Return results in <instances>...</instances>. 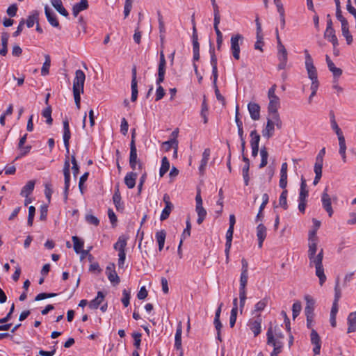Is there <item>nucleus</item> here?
Wrapping results in <instances>:
<instances>
[{"mask_svg": "<svg viewBox=\"0 0 356 356\" xmlns=\"http://www.w3.org/2000/svg\"><path fill=\"white\" fill-rule=\"evenodd\" d=\"M324 38L332 42L334 47H336L338 45V40L335 35V31L334 29H325Z\"/></svg>", "mask_w": 356, "mask_h": 356, "instance_id": "obj_25", "label": "nucleus"}, {"mask_svg": "<svg viewBox=\"0 0 356 356\" xmlns=\"http://www.w3.org/2000/svg\"><path fill=\"white\" fill-rule=\"evenodd\" d=\"M273 122L275 127H276L278 129H280L282 127V122L281 120L280 114L272 115Z\"/></svg>", "mask_w": 356, "mask_h": 356, "instance_id": "obj_60", "label": "nucleus"}, {"mask_svg": "<svg viewBox=\"0 0 356 356\" xmlns=\"http://www.w3.org/2000/svg\"><path fill=\"white\" fill-rule=\"evenodd\" d=\"M166 60L163 51L160 52V59L158 66V76L165 77Z\"/></svg>", "mask_w": 356, "mask_h": 356, "instance_id": "obj_29", "label": "nucleus"}, {"mask_svg": "<svg viewBox=\"0 0 356 356\" xmlns=\"http://www.w3.org/2000/svg\"><path fill=\"white\" fill-rule=\"evenodd\" d=\"M127 238H126L124 236H120L118 238V241L113 245L114 249L118 250V252L125 251V248L127 246Z\"/></svg>", "mask_w": 356, "mask_h": 356, "instance_id": "obj_32", "label": "nucleus"}, {"mask_svg": "<svg viewBox=\"0 0 356 356\" xmlns=\"http://www.w3.org/2000/svg\"><path fill=\"white\" fill-rule=\"evenodd\" d=\"M181 334H182V325L179 322L177 325L175 337V347L177 350H183L181 345Z\"/></svg>", "mask_w": 356, "mask_h": 356, "instance_id": "obj_20", "label": "nucleus"}, {"mask_svg": "<svg viewBox=\"0 0 356 356\" xmlns=\"http://www.w3.org/2000/svg\"><path fill=\"white\" fill-rule=\"evenodd\" d=\"M250 136L251 138L250 146L259 147L260 135L257 133V130H252L250 134Z\"/></svg>", "mask_w": 356, "mask_h": 356, "instance_id": "obj_39", "label": "nucleus"}, {"mask_svg": "<svg viewBox=\"0 0 356 356\" xmlns=\"http://www.w3.org/2000/svg\"><path fill=\"white\" fill-rule=\"evenodd\" d=\"M138 164V168H142V163L138 160L137 149L135 142L131 141L130 143V155H129V165L131 168L134 170L136 168V165Z\"/></svg>", "mask_w": 356, "mask_h": 356, "instance_id": "obj_4", "label": "nucleus"}, {"mask_svg": "<svg viewBox=\"0 0 356 356\" xmlns=\"http://www.w3.org/2000/svg\"><path fill=\"white\" fill-rule=\"evenodd\" d=\"M210 54H211V65L212 66V76L213 79H215V81L218 80V67H217V58L215 54V50L213 47H210L209 50Z\"/></svg>", "mask_w": 356, "mask_h": 356, "instance_id": "obj_18", "label": "nucleus"}, {"mask_svg": "<svg viewBox=\"0 0 356 356\" xmlns=\"http://www.w3.org/2000/svg\"><path fill=\"white\" fill-rule=\"evenodd\" d=\"M287 172H280V179L279 181V186L282 189H286L287 186Z\"/></svg>", "mask_w": 356, "mask_h": 356, "instance_id": "obj_52", "label": "nucleus"}, {"mask_svg": "<svg viewBox=\"0 0 356 356\" xmlns=\"http://www.w3.org/2000/svg\"><path fill=\"white\" fill-rule=\"evenodd\" d=\"M45 60L43 63V65L41 69V74L42 76H46L49 73V67L51 65V58L48 54L44 56Z\"/></svg>", "mask_w": 356, "mask_h": 356, "instance_id": "obj_37", "label": "nucleus"}, {"mask_svg": "<svg viewBox=\"0 0 356 356\" xmlns=\"http://www.w3.org/2000/svg\"><path fill=\"white\" fill-rule=\"evenodd\" d=\"M267 335V344L271 345L273 347H283V342L279 339H275V336L273 333V328L270 327L266 333Z\"/></svg>", "mask_w": 356, "mask_h": 356, "instance_id": "obj_16", "label": "nucleus"}, {"mask_svg": "<svg viewBox=\"0 0 356 356\" xmlns=\"http://www.w3.org/2000/svg\"><path fill=\"white\" fill-rule=\"evenodd\" d=\"M210 153H211V151H210V149H209V148L205 149L203 152L202 159L201 160V163L199 167V171H200V174H202V175L204 174L206 167L207 165L208 161H209V156H210Z\"/></svg>", "mask_w": 356, "mask_h": 356, "instance_id": "obj_22", "label": "nucleus"}, {"mask_svg": "<svg viewBox=\"0 0 356 356\" xmlns=\"http://www.w3.org/2000/svg\"><path fill=\"white\" fill-rule=\"evenodd\" d=\"M113 201L117 211H122L124 210V204L121 202V195L118 188H117V189L115 191V193L113 195Z\"/></svg>", "mask_w": 356, "mask_h": 356, "instance_id": "obj_24", "label": "nucleus"}, {"mask_svg": "<svg viewBox=\"0 0 356 356\" xmlns=\"http://www.w3.org/2000/svg\"><path fill=\"white\" fill-rule=\"evenodd\" d=\"M287 195H288V191L286 189H283L279 199V204L281 207H282L284 210H286L288 209V204H287Z\"/></svg>", "mask_w": 356, "mask_h": 356, "instance_id": "obj_41", "label": "nucleus"}, {"mask_svg": "<svg viewBox=\"0 0 356 356\" xmlns=\"http://www.w3.org/2000/svg\"><path fill=\"white\" fill-rule=\"evenodd\" d=\"M35 213V208L33 206H30L29 207V216H28V220H27V224L29 226H31L33 225Z\"/></svg>", "mask_w": 356, "mask_h": 356, "instance_id": "obj_55", "label": "nucleus"}, {"mask_svg": "<svg viewBox=\"0 0 356 356\" xmlns=\"http://www.w3.org/2000/svg\"><path fill=\"white\" fill-rule=\"evenodd\" d=\"M261 320L259 317L258 319L251 322L250 324V330L253 332L254 337H257L261 332Z\"/></svg>", "mask_w": 356, "mask_h": 356, "instance_id": "obj_33", "label": "nucleus"}, {"mask_svg": "<svg viewBox=\"0 0 356 356\" xmlns=\"http://www.w3.org/2000/svg\"><path fill=\"white\" fill-rule=\"evenodd\" d=\"M108 280L114 285H118L120 282V277L118 275L115 270H113L112 273H109L107 275Z\"/></svg>", "mask_w": 356, "mask_h": 356, "instance_id": "obj_48", "label": "nucleus"}, {"mask_svg": "<svg viewBox=\"0 0 356 356\" xmlns=\"http://www.w3.org/2000/svg\"><path fill=\"white\" fill-rule=\"evenodd\" d=\"M8 40V35L6 33H3L1 35L2 48L0 49V54L1 56H6L7 54Z\"/></svg>", "mask_w": 356, "mask_h": 356, "instance_id": "obj_42", "label": "nucleus"}, {"mask_svg": "<svg viewBox=\"0 0 356 356\" xmlns=\"http://www.w3.org/2000/svg\"><path fill=\"white\" fill-rule=\"evenodd\" d=\"M317 243L318 241H309L308 257L309 259V266H315L316 275L319 279L320 285L322 286L326 281V276L324 273L323 266V250L321 249L320 252L316 254Z\"/></svg>", "mask_w": 356, "mask_h": 356, "instance_id": "obj_1", "label": "nucleus"}, {"mask_svg": "<svg viewBox=\"0 0 356 356\" xmlns=\"http://www.w3.org/2000/svg\"><path fill=\"white\" fill-rule=\"evenodd\" d=\"M195 211L198 216L197 222L198 225H201L207 216V211L203 206L196 207Z\"/></svg>", "mask_w": 356, "mask_h": 356, "instance_id": "obj_34", "label": "nucleus"}, {"mask_svg": "<svg viewBox=\"0 0 356 356\" xmlns=\"http://www.w3.org/2000/svg\"><path fill=\"white\" fill-rule=\"evenodd\" d=\"M281 49H277V58L279 60V64L277 69L279 70H284L286 67L288 62V53L284 46H280Z\"/></svg>", "mask_w": 356, "mask_h": 356, "instance_id": "obj_7", "label": "nucleus"}, {"mask_svg": "<svg viewBox=\"0 0 356 356\" xmlns=\"http://www.w3.org/2000/svg\"><path fill=\"white\" fill-rule=\"evenodd\" d=\"M311 342L314 345L313 348L314 353L315 355H319L321 347V339L317 332L314 329H312L311 332Z\"/></svg>", "mask_w": 356, "mask_h": 356, "instance_id": "obj_14", "label": "nucleus"}, {"mask_svg": "<svg viewBox=\"0 0 356 356\" xmlns=\"http://www.w3.org/2000/svg\"><path fill=\"white\" fill-rule=\"evenodd\" d=\"M321 201H322V205L323 208L326 211L328 216L331 217L334 213L332 207V202H331V198L330 195L327 193V188L326 187L322 193L321 196Z\"/></svg>", "mask_w": 356, "mask_h": 356, "instance_id": "obj_6", "label": "nucleus"}, {"mask_svg": "<svg viewBox=\"0 0 356 356\" xmlns=\"http://www.w3.org/2000/svg\"><path fill=\"white\" fill-rule=\"evenodd\" d=\"M305 68L307 70L308 77L312 80L318 79L317 70L314 65L313 59L307 49L305 50Z\"/></svg>", "mask_w": 356, "mask_h": 356, "instance_id": "obj_2", "label": "nucleus"}, {"mask_svg": "<svg viewBox=\"0 0 356 356\" xmlns=\"http://www.w3.org/2000/svg\"><path fill=\"white\" fill-rule=\"evenodd\" d=\"M86 220L89 224L94 225L95 226H97L99 224V219L97 217H95V216L91 215V214H88V215L86 216Z\"/></svg>", "mask_w": 356, "mask_h": 356, "instance_id": "obj_58", "label": "nucleus"}, {"mask_svg": "<svg viewBox=\"0 0 356 356\" xmlns=\"http://www.w3.org/2000/svg\"><path fill=\"white\" fill-rule=\"evenodd\" d=\"M257 236L258 238V246L261 248L266 237V227L262 223L259 224L257 227Z\"/></svg>", "mask_w": 356, "mask_h": 356, "instance_id": "obj_19", "label": "nucleus"}, {"mask_svg": "<svg viewBox=\"0 0 356 356\" xmlns=\"http://www.w3.org/2000/svg\"><path fill=\"white\" fill-rule=\"evenodd\" d=\"M342 31V35L345 37L346 40V42H347V44H352L353 42V36L352 35L350 34V31H349V29H343L341 30Z\"/></svg>", "mask_w": 356, "mask_h": 356, "instance_id": "obj_61", "label": "nucleus"}, {"mask_svg": "<svg viewBox=\"0 0 356 356\" xmlns=\"http://www.w3.org/2000/svg\"><path fill=\"white\" fill-rule=\"evenodd\" d=\"M325 154V149L323 147L321 149L316 156V163L314 164L315 167L322 168H323V156Z\"/></svg>", "mask_w": 356, "mask_h": 356, "instance_id": "obj_45", "label": "nucleus"}, {"mask_svg": "<svg viewBox=\"0 0 356 356\" xmlns=\"http://www.w3.org/2000/svg\"><path fill=\"white\" fill-rule=\"evenodd\" d=\"M72 241L74 243V250L76 253L81 252V250L83 248L84 243L80 240L79 237L74 236H72Z\"/></svg>", "mask_w": 356, "mask_h": 356, "instance_id": "obj_43", "label": "nucleus"}, {"mask_svg": "<svg viewBox=\"0 0 356 356\" xmlns=\"http://www.w3.org/2000/svg\"><path fill=\"white\" fill-rule=\"evenodd\" d=\"M71 161H72V169L73 171V174H74V176L76 177L79 172V167L77 164V161L76 160L74 155L72 156Z\"/></svg>", "mask_w": 356, "mask_h": 356, "instance_id": "obj_59", "label": "nucleus"}, {"mask_svg": "<svg viewBox=\"0 0 356 356\" xmlns=\"http://www.w3.org/2000/svg\"><path fill=\"white\" fill-rule=\"evenodd\" d=\"M170 169V162L166 156L163 157L161 160V166L159 170V175L161 177H163V175L169 170Z\"/></svg>", "mask_w": 356, "mask_h": 356, "instance_id": "obj_35", "label": "nucleus"}, {"mask_svg": "<svg viewBox=\"0 0 356 356\" xmlns=\"http://www.w3.org/2000/svg\"><path fill=\"white\" fill-rule=\"evenodd\" d=\"M39 22V12L33 10L28 17L26 22L24 20V24L26 23L27 27L31 28L33 25Z\"/></svg>", "mask_w": 356, "mask_h": 356, "instance_id": "obj_26", "label": "nucleus"}, {"mask_svg": "<svg viewBox=\"0 0 356 356\" xmlns=\"http://www.w3.org/2000/svg\"><path fill=\"white\" fill-rule=\"evenodd\" d=\"M302 309L301 302L300 301H297L294 302L292 305V314L293 318L295 319L300 313Z\"/></svg>", "mask_w": 356, "mask_h": 356, "instance_id": "obj_49", "label": "nucleus"}, {"mask_svg": "<svg viewBox=\"0 0 356 356\" xmlns=\"http://www.w3.org/2000/svg\"><path fill=\"white\" fill-rule=\"evenodd\" d=\"M35 184V180L29 181L24 186V193L29 195L32 193L34 189Z\"/></svg>", "mask_w": 356, "mask_h": 356, "instance_id": "obj_51", "label": "nucleus"}, {"mask_svg": "<svg viewBox=\"0 0 356 356\" xmlns=\"http://www.w3.org/2000/svg\"><path fill=\"white\" fill-rule=\"evenodd\" d=\"M42 115L46 118V122L48 124H51L53 119L51 118V108L50 106L47 107L45 109L43 110L42 113Z\"/></svg>", "mask_w": 356, "mask_h": 356, "instance_id": "obj_47", "label": "nucleus"}, {"mask_svg": "<svg viewBox=\"0 0 356 356\" xmlns=\"http://www.w3.org/2000/svg\"><path fill=\"white\" fill-rule=\"evenodd\" d=\"M173 207H174V206L172 204H168L165 206V208L163 209L161 216H160V220L161 221H163V220H166L167 218H168Z\"/></svg>", "mask_w": 356, "mask_h": 356, "instance_id": "obj_44", "label": "nucleus"}, {"mask_svg": "<svg viewBox=\"0 0 356 356\" xmlns=\"http://www.w3.org/2000/svg\"><path fill=\"white\" fill-rule=\"evenodd\" d=\"M280 106V99L279 97H273L269 99V103L268 105V115H276L279 114L278 109Z\"/></svg>", "mask_w": 356, "mask_h": 356, "instance_id": "obj_12", "label": "nucleus"}, {"mask_svg": "<svg viewBox=\"0 0 356 356\" xmlns=\"http://www.w3.org/2000/svg\"><path fill=\"white\" fill-rule=\"evenodd\" d=\"M165 90L161 86H159L156 91V101L161 100L165 95Z\"/></svg>", "mask_w": 356, "mask_h": 356, "instance_id": "obj_63", "label": "nucleus"}, {"mask_svg": "<svg viewBox=\"0 0 356 356\" xmlns=\"http://www.w3.org/2000/svg\"><path fill=\"white\" fill-rule=\"evenodd\" d=\"M325 60H326V63H327V67H328L329 70L333 74V79H334V82H337L339 78L342 74V72H343L341 68L337 67L334 65V63L332 61V60L330 59V58L329 57L328 55H326Z\"/></svg>", "mask_w": 356, "mask_h": 356, "instance_id": "obj_9", "label": "nucleus"}, {"mask_svg": "<svg viewBox=\"0 0 356 356\" xmlns=\"http://www.w3.org/2000/svg\"><path fill=\"white\" fill-rule=\"evenodd\" d=\"M315 177L313 181L314 185H317L322 177V168L314 166Z\"/></svg>", "mask_w": 356, "mask_h": 356, "instance_id": "obj_57", "label": "nucleus"}, {"mask_svg": "<svg viewBox=\"0 0 356 356\" xmlns=\"http://www.w3.org/2000/svg\"><path fill=\"white\" fill-rule=\"evenodd\" d=\"M308 195L309 191L307 189L306 180L303 177H302L298 200L307 201Z\"/></svg>", "mask_w": 356, "mask_h": 356, "instance_id": "obj_27", "label": "nucleus"}, {"mask_svg": "<svg viewBox=\"0 0 356 356\" xmlns=\"http://www.w3.org/2000/svg\"><path fill=\"white\" fill-rule=\"evenodd\" d=\"M51 3L54 8L63 16L67 17L68 12L63 7L61 0H51Z\"/></svg>", "mask_w": 356, "mask_h": 356, "instance_id": "obj_30", "label": "nucleus"}, {"mask_svg": "<svg viewBox=\"0 0 356 356\" xmlns=\"http://www.w3.org/2000/svg\"><path fill=\"white\" fill-rule=\"evenodd\" d=\"M260 155L261 157L259 168H264L268 163V152L266 147H261L260 150Z\"/></svg>", "mask_w": 356, "mask_h": 356, "instance_id": "obj_36", "label": "nucleus"}, {"mask_svg": "<svg viewBox=\"0 0 356 356\" xmlns=\"http://www.w3.org/2000/svg\"><path fill=\"white\" fill-rule=\"evenodd\" d=\"M123 297L122 298V302L123 305L127 307L129 305V300L131 298V293L129 291L124 289L122 291Z\"/></svg>", "mask_w": 356, "mask_h": 356, "instance_id": "obj_54", "label": "nucleus"}, {"mask_svg": "<svg viewBox=\"0 0 356 356\" xmlns=\"http://www.w3.org/2000/svg\"><path fill=\"white\" fill-rule=\"evenodd\" d=\"M273 120L272 116H269V115H268L266 125L261 131L263 137L268 140L272 138L274 135L275 125Z\"/></svg>", "mask_w": 356, "mask_h": 356, "instance_id": "obj_8", "label": "nucleus"}, {"mask_svg": "<svg viewBox=\"0 0 356 356\" xmlns=\"http://www.w3.org/2000/svg\"><path fill=\"white\" fill-rule=\"evenodd\" d=\"M64 174V180H65V187H64V193L65 197L67 198L68 194V190L70 187V172H63Z\"/></svg>", "mask_w": 356, "mask_h": 356, "instance_id": "obj_53", "label": "nucleus"}, {"mask_svg": "<svg viewBox=\"0 0 356 356\" xmlns=\"http://www.w3.org/2000/svg\"><path fill=\"white\" fill-rule=\"evenodd\" d=\"M268 302V298H264L259 301L254 306V312H261L264 309Z\"/></svg>", "mask_w": 356, "mask_h": 356, "instance_id": "obj_50", "label": "nucleus"}, {"mask_svg": "<svg viewBox=\"0 0 356 356\" xmlns=\"http://www.w3.org/2000/svg\"><path fill=\"white\" fill-rule=\"evenodd\" d=\"M131 74H132V79H131V100L132 102H135L137 99L138 93V83H137V80H136L137 72H136V66H134L132 68Z\"/></svg>", "mask_w": 356, "mask_h": 356, "instance_id": "obj_13", "label": "nucleus"}, {"mask_svg": "<svg viewBox=\"0 0 356 356\" xmlns=\"http://www.w3.org/2000/svg\"><path fill=\"white\" fill-rule=\"evenodd\" d=\"M248 273L241 272L240 277L239 291L246 292L245 287L248 284Z\"/></svg>", "mask_w": 356, "mask_h": 356, "instance_id": "obj_40", "label": "nucleus"}, {"mask_svg": "<svg viewBox=\"0 0 356 356\" xmlns=\"http://www.w3.org/2000/svg\"><path fill=\"white\" fill-rule=\"evenodd\" d=\"M44 13L49 23L54 27L60 28V24L56 18L54 13L49 8L48 6L44 7Z\"/></svg>", "mask_w": 356, "mask_h": 356, "instance_id": "obj_17", "label": "nucleus"}, {"mask_svg": "<svg viewBox=\"0 0 356 356\" xmlns=\"http://www.w3.org/2000/svg\"><path fill=\"white\" fill-rule=\"evenodd\" d=\"M213 85L215 90V95L216 96V99L221 102L222 104L225 103V98L220 93V91L218 90V88L217 86V81H215V79H213Z\"/></svg>", "mask_w": 356, "mask_h": 356, "instance_id": "obj_56", "label": "nucleus"}, {"mask_svg": "<svg viewBox=\"0 0 356 356\" xmlns=\"http://www.w3.org/2000/svg\"><path fill=\"white\" fill-rule=\"evenodd\" d=\"M248 109L250 117L253 120H259L260 118V106L255 102H250L248 104Z\"/></svg>", "mask_w": 356, "mask_h": 356, "instance_id": "obj_15", "label": "nucleus"}, {"mask_svg": "<svg viewBox=\"0 0 356 356\" xmlns=\"http://www.w3.org/2000/svg\"><path fill=\"white\" fill-rule=\"evenodd\" d=\"M88 8V4H85L83 2H79L74 5L72 8V13L74 17H76L79 13Z\"/></svg>", "mask_w": 356, "mask_h": 356, "instance_id": "obj_38", "label": "nucleus"}, {"mask_svg": "<svg viewBox=\"0 0 356 356\" xmlns=\"http://www.w3.org/2000/svg\"><path fill=\"white\" fill-rule=\"evenodd\" d=\"M63 143L66 149L67 154L70 153V139L71 137V133L70 130L69 122L67 119H65L63 122Z\"/></svg>", "mask_w": 356, "mask_h": 356, "instance_id": "obj_10", "label": "nucleus"}, {"mask_svg": "<svg viewBox=\"0 0 356 356\" xmlns=\"http://www.w3.org/2000/svg\"><path fill=\"white\" fill-rule=\"evenodd\" d=\"M129 124L127 120L124 118L122 119L120 124V131L123 135H127L128 131Z\"/></svg>", "mask_w": 356, "mask_h": 356, "instance_id": "obj_64", "label": "nucleus"}, {"mask_svg": "<svg viewBox=\"0 0 356 356\" xmlns=\"http://www.w3.org/2000/svg\"><path fill=\"white\" fill-rule=\"evenodd\" d=\"M244 38L242 35L238 33L232 36L230 40L231 43V51L233 57L236 60L240 58V41L242 42Z\"/></svg>", "mask_w": 356, "mask_h": 356, "instance_id": "obj_3", "label": "nucleus"}, {"mask_svg": "<svg viewBox=\"0 0 356 356\" xmlns=\"http://www.w3.org/2000/svg\"><path fill=\"white\" fill-rule=\"evenodd\" d=\"M305 300L306 301V306L305 308V316H306V317H308V318H314V310L315 300L309 295L305 296Z\"/></svg>", "mask_w": 356, "mask_h": 356, "instance_id": "obj_11", "label": "nucleus"}, {"mask_svg": "<svg viewBox=\"0 0 356 356\" xmlns=\"http://www.w3.org/2000/svg\"><path fill=\"white\" fill-rule=\"evenodd\" d=\"M348 333L356 331V311L351 312L348 316Z\"/></svg>", "mask_w": 356, "mask_h": 356, "instance_id": "obj_28", "label": "nucleus"}, {"mask_svg": "<svg viewBox=\"0 0 356 356\" xmlns=\"http://www.w3.org/2000/svg\"><path fill=\"white\" fill-rule=\"evenodd\" d=\"M178 145V141L176 138H172L170 140L163 142L162 146L166 152H168L171 148Z\"/></svg>", "mask_w": 356, "mask_h": 356, "instance_id": "obj_46", "label": "nucleus"}, {"mask_svg": "<svg viewBox=\"0 0 356 356\" xmlns=\"http://www.w3.org/2000/svg\"><path fill=\"white\" fill-rule=\"evenodd\" d=\"M104 298L105 295L104 293L102 291H98L97 297L89 302V307L92 309H97L104 300Z\"/></svg>", "mask_w": 356, "mask_h": 356, "instance_id": "obj_21", "label": "nucleus"}, {"mask_svg": "<svg viewBox=\"0 0 356 356\" xmlns=\"http://www.w3.org/2000/svg\"><path fill=\"white\" fill-rule=\"evenodd\" d=\"M118 267L120 268H124V261H125V258H126V252L125 251L122 252V251H120L118 252Z\"/></svg>", "mask_w": 356, "mask_h": 356, "instance_id": "obj_62", "label": "nucleus"}, {"mask_svg": "<svg viewBox=\"0 0 356 356\" xmlns=\"http://www.w3.org/2000/svg\"><path fill=\"white\" fill-rule=\"evenodd\" d=\"M86 75L81 70L75 72V77L73 81V90L83 92Z\"/></svg>", "mask_w": 356, "mask_h": 356, "instance_id": "obj_5", "label": "nucleus"}, {"mask_svg": "<svg viewBox=\"0 0 356 356\" xmlns=\"http://www.w3.org/2000/svg\"><path fill=\"white\" fill-rule=\"evenodd\" d=\"M156 239L159 245V250L161 251L164 247L166 232L164 229L159 231L156 233Z\"/></svg>", "mask_w": 356, "mask_h": 356, "instance_id": "obj_31", "label": "nucleus"}, {"mask_svg": "<svg viewBox=\"0 0 356 356\" xmlns=\"http://www.w3.org/2000/svg\"><path fill=\"white\" fill-rule=\"evenodd\" d=\"M138 175L136 172H130L124 177V184L129 188H133L136 186V180Z\"/></svg>", "mask_w": 356, "mask_h": 356, "instance_id": "obj_23", "label": "nucleus"}]
</instances>
